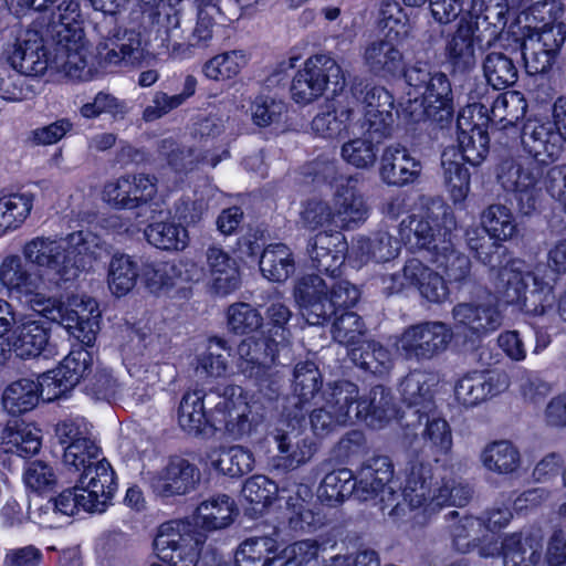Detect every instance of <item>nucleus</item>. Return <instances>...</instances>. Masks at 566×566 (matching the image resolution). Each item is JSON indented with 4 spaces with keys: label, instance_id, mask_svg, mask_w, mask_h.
Masks as SVG:
<instances>
[{
    "label": "nucleus",
    "instance_id": "f257e3e1",
    "mask_svg": "<svg viewBox=\"0 0 566 566\" xmlns=\"http://www.w3.org/2000/svg\"><path fill=\"white\" fill-rule=\"evenodd\" d=\"M104 252L105 242L91 231H77L64 238L35 237L22 249L25 260L38 266L42 276L55 286L80 276L84 256L97 260Z\"/></svg>",
    "mask_w": 566,
    "mask_h": 566
},
{
    "label": "nucleus",
    "instance_id": "f03ea898",
    "mask_svg": "<svg viewBox=\"0 0 566 566\" xmlns=\"http://www.w3.org/2000/svg\"><path fill=\"white\" fill-rule=\"evenodd\" d=\"M494 289L510 304L535 316L553 310L555 304L554 284L546 279L545 269L530 270L526 263L515 259L495 272Z\"/></svg>",
    "mask_w": 566,
    "mask_h": 566
},
{
    "label": "nucleus",
    "instance_id": "7ed1b4c3",
    "mask_svg": "<svg viewBox=\"0 0 566 566\" xmlns=\"http://www.w3.org/2000/svg\"><path fill=\"white\" fill-rule=\"evenodd\" d=\"M359 296V290L349 281L332 279L328 283L316 274L304 275L294 285L295 302L311 325L324 324L338 308L354 306Z\"/></svg>",
    "mask_w": 566,
    "mask_h": 566
},
{
    "label": "nucleus",
    "instance_id": "20e7f679",
    "mask_svg": "<svg viewBox=\"0 0 566 566\" xmlns=\"http://www.w3.org/2000/svg\"><path fill=\"white\" fill-rule=\"evenodd\" d=\"M31 308L45 318L63 325L86 346L93 345L99 331L101 311L97 302L86 295H71L66 302L46 295L32 297Z\"/></svg>",
    "mask_w": 566,
    "mask_h": 566
},
{
    "label": "nucleus",
    "instance_id": "39448f33",
    "mask_svg": "<svg viewBox=\"0 0 566 566\" xmlns=\"http://www.w3.org/2000/svg\"><path fill=\"white\" fill-rule=\"evenodd\" d=\"M237 388L227 386L219 390H211L207 395V403L213 405L210 411L212 426H222L224 433L233 440L250 437L262 422L259 406L249 403L237 394Z\"/></svg>",
    "mask_w": 566,
    "mask_h": 566
},
{
    "label": "nucleus",
    "instance_id": "423d86ee",
    "mask_svg": "<svg viewBox=\"0 0 566 566\" xmlns=\"http://www.w3.org/2000/svg\"><path fill=\"white\" fill-rule=\"evenodd\" d=\"M421 202L422 213L402 220L400 235L411 247L438 250L440 243L448 242L453 223L450 209L439 197H423Z\"/></svg>",
    "mask_w": 566,
    "mask_h": 566
},
{
    "label": "nucleus",
    "instance_id": "0eeeda50",
    "mask_svg": "<svg viewBox=\"0 0 566 566\" xmlns=\"http://www.w3.org/2000/svg\"><path fill=\"white\" fill-rule=\"evenodd\" d=\"M345 97L352 101L355 116L359 104L363 105L364 119L358 120L360 128L366 127V133L370 137L386 138L391 135L395 124V101L388 90L355 81Z\"/></svg>",
    "mask_w": 566,
    "mask_h": 566
},
{
    "label": "nucleus",
    "instance_id": "6e6552de",
    "mask_svg": "<svg viewBox=\"0 0 566 566\" xmlns=\"http://www.w3.org/2000/svg\"><path fill=\"white\" fill-rule=\"evenodd\" d=\"M345 86V75L337 62L327 55L310 57L291 85L292 98L300 104H308L323 95L326 90L333 93Z\"/></svg>",
    "mask_w": 566,
    "mask_h": 566
},
{
    "label": "nucleus",
    "instance_id": "1a4fd4ad",
    "mask_svg": "<svg viewBox=\"0 0 566 566\" xmlns=\"http://www.w3.org/2000/svg\"><path fill=\"white\" fill-rule=\"evenodd\" d=\"M206 537L188 521L160 525L154 541L159 558L171 566H197Z\"/></svg>",
    "mask_w": 566,
    "mask_h": 566
},
{
    "label": "nucleus",
    "instance_id": "9d476101",
    "mask_svg": "<svg viewBox=\"0 0 566 566\" xmlns=\"http://www.w3.org/2000/svg\"><path fill=\"white\" fill-rule=\"evenodd\" d=\"M394 468L386 455H378L367 460L358 472L356 497L368 501L379 496L380 509H389L388 515L400 517L405 515V502L391 485Z\"/></svg>",
    "mask_w": 566,
    "mask_h": 566
},
{
    "label": "nucleus",
    "instance_id": "9b49d317",
    "mask_svg": "<svg viewBox=\"0 0 566 566\" xmlns=\"http://www.w3.org/2000/svg\"><path fill=\"white\" fill-rule=\"evenodd\" d=\"M496 43H489L483 31H479V24L473 17H463L451 32L444 46L446 62L452 74H468L476 66V49L488 51Z\"/></svg>",
    "mask_w": 566,
    "mask_h": 566
},
{
    "label": "nucleus",
    "instance_id": "f8f14e48",
    "mask_svg": "<svg viewBox=\"0 0 566 566\" xmlns=\"http://www.w3.org/2000/svg\"><path fill=\"white\" fill-rule=\"evenodd\" d=\"M212 18L206 10H200L191 32L186 34L178 13L165 17L160 22L155 41L171 56H180L192 46L206 44L212 38Z\"/></svg>",
    "mask_w": 566,
    "mask_h": 566
},
{
    "label": "nucleus",
    "instance_id": "ddd939ff",
    "mask_svg": "<svg viewBox=\"0 0 566 566\" xmlns=\"http://www.w3.org/2000/svg\"><path fill=\"white\" fill-rule=\"evenodd\" d=\"M303 419V413H293L291 422L282 420L281 427L276 429L274 440L279 454L274 458V467L277 470L294 471L308 463L315 454V443L300 430Z\"/></svg>",
    "mask_w": 566,
    "mask_h": 566
},
{
    "label": "nucleus",
    "instance_id": "4468645a",
    "mask_svg": "<svg viewBox=\"0 0 566 566\" xmlns=\"http://www.w3.org/2000/svg\"><path fill=\"white\" fill-rule=\"evenodd\" d=\"M565 39L566 31L562 23H546L539 31L530 34L521 44L526 72L536 75L549 71Z\"/></svg>",
    "mask_w": 566,
    "mask_h": 566
},
{
    "label": "nucleus",
    "instance_id": "2eb2a0df",
    "mask_svg": "<svg viewBox=\"0 0 566 566\" xmlns=\"http://www.w3.org/2000/svg\"><path fill=\"white\" fill-rule=\"evenodd\" d=\"M538 179L539 171L530 164L507 159L500 166L499 180L506 190L514 192L520 211L526 216L536 211L541 205Z\"/></svg>",
    "mask_w": 566,
    "mask_h": 566
},
{
    "label": "nucleus",
    "instance_id": "dca6fc26",
    "mask_svg": "<svg viewBox=\"0 0 566 566\" xmlns=\"http://www.w3.org/2000/svg\"><path fill=\"white\" fill-rule=\"evenodd\" d=\"M55 432L65 446L63 463L69 471L81 473L99 460V448L85 423L64 421L56 426Z\"/></svg>",
    "mask_w": 566,
    "mask_h": 566
},
{
    "label": "nucleus",
    "instance_id": "f3484780",
    "mask_svg": "<svg viewBox=\"0 0 566 566\" xmlns=\"http://www.w3.org/2000/svg\"><path fill=\"white\" fill-rule=\"evenodd\" d=\"M452 333L442 322H424L405 329L399 344L408 358L430 359L448 347Z\"/></svg>",
    "mask_w": 566,
    "mask_h": 566
},
{
    "label": "nucleus",
    "instance_id": "a211bd4d",
    "mask_svg": "<svg viewBox=\"0 0 566 566\" xmlns=\"http://www.w3.org/2000/svg\"><path fill=\"white\" fill-rule=\"evenodd\" d=\"M431 413L418 416L417 423L411 427L415 432H406L405 439L417 453L432 457L436 461L439 455L447 454L452 448V434L449 423L441 418L431 417ZM410 427V424H408Z\"/></svg>",
    "mask_w": 566,
    "mask_h": 566
},
{
    "label": "nucleus",
    "instance_id": "6ab92c4d",
    "mask_svg": "<svg viewBox=\"0 0 566 566\" xmlns=\"http://www.w3.org/2000/svg\"><path fill=\"white\" fill-rule=\"evenodd\" d=\"M412 106H423L418 113L410 112L412 120L418 122L426 117L441 127L448 125L454 112L452 87L448 76L442 72L433 73L424 86L422 104L418 105L415 101L410 103V107Z\"/></svg>",
    "mask_w": 566,
    "mask_h": 566
},
{
    "label": "nucleus",
    "instance_id": "aec40b11",
    "mask_svg": "<svg viewBox=\"0 0 566 566\" xmlns=\"http://www.w3.org/2000/svg\"><path fill=\"white\" fill-rule=\"evenodd\" d=\"M510 386V377L503 370H474L458 380L454 395L464 407H474L500 395Z\"/></svg>",
    "mask_w": 566,
    "mask_h": 566
},
{
    "label": "nucleus",
    "instance_id": "412c9836",
    "mask_svg": "<svg viewBox=\"0 0 566 566\" xmlns=\"http://www.w3.org/2000/svg\"><path fill=\"white\" fill-rule=\"evenodd\" d=\"M11 66L27 76H42L52 66L46 44L35 30H27L14 43L9 54Z\"/></svg>",
    "mask_w": 566,
    "mask_h": 566
},
{
    "label": "nucleus",
    "instance_id": "4be33fe9",
    "mask_svg": "<svg viewBox=\"0 0 566 566\" xmlns=\"http://www.w3.org/2000/svg\"><path fill=\"white\" fill-rule=\"evenodd\" d=\"M155 178L139 174L123 176L104 188V199L115 209H135L153 199Z\"/></svg>",
    "mask_w": 566,
    "mask_h": 566
},
{
    "label": "nucleus",
    "instance_id": "5701e85b",
    "mask_svg": "<svg viewBox=\"0 0 566 566\" xmlns=\"http://www.w3.org/2000/svg\"><path fill=\"white\" fill-rule=\"evenodd\" d=\"M76 490L86 494L92 513L104 512L116 490L115 472L109 462L101 459L87 469H83Z\"/></svg>",
    "mask_w": 566,
    "mask_h": 566
},
{
    "label": "nucleus",
    "instance_id": "b1692460",
    "mask_svg": "<svg viewBox=\"0 0 566 566\" xmlns=\"http://www.w3.org/2000/svg\"><path fill=\"white\" fill-rule=\"evenodd\" d=\"M87 57L88 49L81 32H74L72 36L65 34L55 46L52 67L72 81H90L93 77V67Z\"/></svg>",
    "mask_w": 566,
    "mask_h": 566
},
{
    "label": "nucleus",
    "instance_id": "393cba45",
    "mask_svg": "<svg viewBox=\"0 0 566 566\" xmlns=\"http://www.w3.org/2000/svg\"><path fill=\"white\" fill-rule=\"evenodd\" d=\"M275 343L264 336H251L237 346L234 363L238 371L248 378L260 379L274 363Z\"/></svg>",
    "mask_w": 566,
    "mask_h": 566
},
{
    "label": "nucleus",
    "instance_id": "a878e982",
    "mask_svg": "<svg viewBox=\"0 0 566 566\" xmlns=\"http://www.w3.org/2000/svg\"><path fill=\"white\" fill-rule=\"evenodd\" d=\"M358 180L348 177L337 185L333 195L335 227L349 230L365 222L369 214V206L364 195L357 189Z\"/></svg>",
    "mask_w": 566,
    "mask_h": 566
},
{
    "label": "nucleus",
    "instance_id": "bb28decb",
    "mask_svg": "<svg viewBox=\"0 0 566 566\" xmlns=\"http://www.w3.org/2000/svg\"><path fill=\"white\" fill-rule=\"evenodd\" d=\"M363 62L371 74L381 78L397 77L405 71L403 53L389 34L367 43Z\"/></svg>",
    "mask_w": 566,
    "mask_h": 566
},
{
    "label": "nucleus",
    "instance_id": "cd10ccee",
    "mask_svg": "<svg viewBox=\"0 0 566 566\" xmlns=\"http://www.w3.org/2000/svg\"><path fill=\"white\" fill-rule=\"evenodd\" d=\"M522 147L534 160L541 164L555 161L565 142L551 123L528 120L522 130Z\"/></svg>",
    "mask_w": 566,
    "mask_h": 566
},
{
    "label": "nucleus",
    "instance_id": "c85d7f7f",
    "mask_svg": "<svg viewBox=\"0 0 566 566\" xmlns=\"http://www.w3.org/2000/svg\"><path fill=\"white\" fill-rule=\"evenodd\" d=\"M421 170V163L401 145L387 146L380 156L379 176L386 185L403 187L413 184Z\"/></svg>",
    "mask_w": 566,
    "mask_h": 566
},
{
    "label": "nucleus",
    "instance_id": "c756f323",
    "mask_svg": "<svg viewBox=\"0 0 566 566\" xmlns=\"http://www.w3.org/2000/svg\"><path fill=\"white\" fill-rule=\"evenodd\" d=\"M200 481V471L188 460L175 457L156 476L151 486L160 496L182 495L195 489Z\"/></svg>",
    "mask_w": 566,
    "mask_h": 566
},
{
    "label": "nucleus",
    "instance_id": "7c9ffc66",
    "mask_svg": "<svg viewBox=\"0 0 566 566\" xmlns=\"http://www.w3.org/2000/svg\"><path fill=\"white\" fill-rule=\"evenodd\" d=\"M431 470L423 463H415L410 468L402 492L405 509H417L429 500L436 505L450 504L449 483H443L434 492L431 488Z\"/></svg>",
    "mask_w": 566,
    "mask_h": 566
},
{
    "label": "nucleus",
    "instance_id": "2f4dec72",
    "mask_svg": "<svg viewBox=\"0 0 566 566\" xmlns=\"http://www.w3.org/2000/svg\"><path fill=\"white\" fill-rule=\"evenodd\" d=\"M452 318L457 328L476 336L497 329L502 325V314L491 302H461L452 308Z\"/></svg>",
    "mask_w": 566,
    "mask_h": 566
},
{
    "label": "nucleus",
    "instance_id": "473e14b6",
    "mask_svg": "<svg viewBox=\"0 0 566 566\" xmlns=\"http://www.w3.org/2000/svg\"><path fill=\"white\" fill-rule=\"evenodd\" d=\"M347 252L345 237L340 232L322 231L310 242L308 253L314 268L335 277L344 264Z\"/></svg>",
    "mask_w": 566,
    "mask_h": 566
},
{
    "label": "nucleus",
    "instance_id": "72a5a7b5",
    "mask_svg": "<svg viewBox=\"0 0 566 566\" xmlns=\"http://www.w3.org/2000/svg\"><path fill=\"white\" fill-rule=\"evenodd\" d=\"M478 105L464 108L458 116V143L461 155L465 161L480 165L489 153L490 138L488 132L480 124L472 123V115Z\"/></svg>",
    "mask_w": 566,
    "mask_h": 566
},
{
    "label": "nucleus",
    "instance_id": "f704fd0d",
    "mask_svg": "<svg viewBox=\"0 0 566 566\" xmlns=\"http://www.w3.org/2000/svg\"><path fill=\"white\" fill-rule=\"evenodd\" d=\"M358 122L352 101L344 97L334 111L318 113L312 120V129L324 138H345L358 133Z\"/></svg>",
    "mask_w": 566,
    "mask_h": 566
},
{
    "label": "nucleus",
    "instance_id": "c9c22d12",
    "mask_svg": "<svg viewBox=\"0 0 566 566\" xmlns=\"http://www.w3.org/2000/svg\"><path fill=\"white\" fill-rule=\"evenodd\" d=\"M97 55L102 66L139 62L143 56L140 35L134 31L117 32L98 44Z\"/></svg>",
    "mask_w": 566,
    "mask_h": 566
},
{
    "label": "nucleus",
    "instance_id": "e433bc0d",
    "mask_svg": "<svg viewBox=\"0 0 566 566\" xmlns=\"http://www.w3.org/2000/svg\"><path fill=\"white\" fill-rule=\"evenodd\" d=\"M356 415L360 416L359 420L374 427H381L392 420L397 415V406L390 389L378 385L364 397L359 396Z\"/></svg>",
    "mask_w": 566,
    "mask_h": 566
},
{
    "label": "nucleus",
    "instance_id": "4c0bfd02",
    "mask_svg": "<svg viewBox=\"0 0 566 566\" xmlns=\"http://www.w3.org/2000/svg\"><path fill=\"white\" fill-rule=\"evenodd\" d=\"M434 377L422 370L409 373L400 384V395L409 407L415 408L413 415L431 413L434 410Z\"/></svg>",
    "mask_w": 566,
    "mask_h": 566
},
{
    "label": "nucleus",
    "instance_id": "58836bf2",
    "mask_svg": "<svg viewBox=\"0 0 566 566\" xmlns=\"http://www.w3.org/2000/svg\"><path fill=\"white\" fill-rule=\"evenodd\" d=\"M0 282L8 290L23 295L30 307L33 296L43 295L35 292L39 287V277L30 272L27 264L18 255L4 258L0 265Z\"/></svg>",
    "mask_w": 566,
    "mask_h": 566
},
{
    "label": "nucleus",
    "instance_id": "ea45409f",
    "mask_svg": "<svg viewBox=\"0 0 566 566\" xmlns=\"http://www.w3.org/2000/svg\"><path fill=\"white\" fill-rule=\"evenodd\" d=\"M473 21L479 24L489 43H499L507 23V0H472Z\"/></svg>",
    "mask_w": 566,
    "mask_h": 566
},
{
    "label": "nucleus",
    "instance_id": "a19ab883",
    "mask_svg": "<svg viewBox=\"0 0 566 566\" xmlns=\"http://www.w3.org/2000/svg\"><path fill=\"white\" fill-rule=\"evenodd\" d=\"M464 161L465 158L454 146L446 148L441 154L444 185L454 202L463 201L470 191V174Z\"/></svg>",
    "mask_w": 566,
    "mask_h": 566
},
{
    "label": "nucleus",
    "instance_id": "79ce46f5",
    "mask_svg": "<svg viewBox=\"0 0 566 566\" xmlns=\"http://www.w3.org/2000/svg\"><path fill=\"white\" fill-rule=\"evenodd\" d=\"M50 334L42 323L28 321L15 327L9 345L17 356L21 358L36 357L49 345Z\"/></svg>",
    "mask_w": 566,
    "mask_h": 566
},
{
    "label": "nucleus",
    "instance_id": "37998d69",
    "mask_svg": "<svg viewBox=\"0 0 566 566\" xmlns=\"http://www.w3.org/2000/svg\"><path fill=\"white\" fill-rule=\"evenodd\" d=\"M324 401L342 424L359 420L360 416L356 415L359 389L354 382L342 380L329 386L324 394Z\"/></svg>",
    "mask_w": 566,
    "mask_h": 566
},
{
    "label": "nucleus",
    "instance_id": "c03bdc74",
    "mask_svg": "<svg viewBox=\"0 0 566 566\" xmlns=\"http://www.w3.org/2000/svg\"><path fill=\"white\" fill-rule=\"evenodd\" d=\"M237 514L234 501L220 494L201 502L196 511V521L207 531H217L228 527Z\"/></svg>",
    "mask_w": 566,
    "mask_h": 566
},
{
    "label": "nucleus",
    "instance_id": "a18cd8bd",
    "mask_svg": "<svg viewBox=\"0 0 566 566\" xmlns=\"http://www.w3.org/2000/svg\"><path fill=\"white\" fill-rule=\"evenodd\" d=\"M482 70L488 84L495 90L506 88L517 81L518 72L513 59L509 54L497 51L496 46L485 51Z\"/></svg>",
    "mask_w": 566,
    "mask_h": 566
},
{
    "label": "nucleus",
    "instance_id": "49530a36",
    "mask_svg": "<svg viewBox=\"0 0 566 566\" xmlns=\"http://www.w3.org/2000/svg\"><path fill=\"white\" fill-rule=\"evenodd\" d=\"M189 263L184 261L160 262L149 266L145 273L146 286L151 293L159 294L181 282L191 280L188 273Z\"/></svg>",
    "mask_w": 566,
    "mask_h": 566
},
{
    "label": "nucleus",
    "instance_id": "de8ad7c7",
    "mask_svg": "<svg viewBox=\"0 0 566 566\" xmlns=\"http://www.w3.org/2000/svg\"><path fill=\"white\" fill-rule=\"evenodd\" d=\"M357 134L343 144L340 148L342 158L349 165L358 169H369L377 161V147L382 138L370 137L366 133V127L360 128L358 124Z\"/></svg>",
    "mask_w": 566,
    "mask_h": 566
},
{
    "label": "nucleus",
    "instance_id": "09e8293b",
    "mask_svg": "<svg viewBox=\"0 0 566 566\" xmlns=\"http://www.w3.org/2000/svg\"><path fill=\"white\" fill-rule=\"evenodd\" d=\"M322 387V377L317 366L310 360L296 364L293 374V402L298 409L295 413H303L302 409L308 403Z\"/></svg>",
    "mask_w": 566,
    "mask_h": 566
},
{
    "label": "nucleus",
    "instance_id": "8fccbe9b",
    "mask_svg": "<svg viewBox=\"0 0 566 566\" xmlns=\"http://www.w3.org/2000/svg\"><path fill=\"white\" fill-rule=\"evenodd\" d=\"M260 269L268 280L284 282L295 269L293 253L285 244H270L261 255Z\"/></svg>",
    "mask_w": 566,
    "mask_h": 566
},
{
    "label": "nucleus",
    "instance_id": "3c124183",
    "mask_svg": "<svg viewBox=\"0 0 566 566\" xmlns=\"http://www.w3.org/2000/svg\"><path fill=\"white\" fill-rule=\"evenodd\" d=\"M408 273L416 276L415 286L423 298L432 303L447 300L449 289L444 279L417 259L409 260Z\"/></svg>",
    "mask_w": 566,
    "mask_h": 566
},
{
    "label": "nucleus",
    "instance_id": "603ef678",
    "mask_svg": "<svg viewBox=\"0 0 566 566\" xmlns=\"http://www.w3.org/2000/svg\"><path fill=\"white\" fill-rule=\"evenodd\" d=\"M207 395L208 392L202 395L200 391L184 395L178 409V422L184 431L190 434H199L208 422H211V418H208L205 410Z\"/></svg>",
    "mask_w": 566,
    "mask_h": 566
},
{
    "label": "nucleus",
    "instance_id": "864d4df0",
    "mask_svg": "<svg viewBox=\"0 0 566 566\" xmlns=\"http://www.w3.org/2000/svg\"><path fill=\"white\" fill-rule=\"evenodd\" d=\"M39 386L32 379L22 378L8 385L2 394L3 408L12 415L32 410L39 402Z\"/></svg>",
    "mask_w": 566,
    "mask_h": 566
},
{
    "label": "nucleus",
    "instance_id": "5fc2aeb1",
    "mask_svg": "<svg viewBox=\"0 0 566 566\" xmlns=\"http://www.w3.org/2000/svg\"><path fill=\"white\" fill-rule=\"evenodd\" d=\"M504 566H528L539 560L537 543L521 533H512L503 538L501 546Z\"/></svg>",
    "mask_w": 566,
    "mask_h": 566
},
{
    "label": "nucleus",
    "instance_id": "6e6d98bb",
    "mask_svg": "<svg viewBox=\"0 0 566 566\" xmlns=\"http://www.w3.org/2000/svg\"><path fill=\"white\" fill-rule=\"evenodd\" d=\"M137 263L126 254H115L108 265L107 284L112 294L124 296L136 285Z\"/></svg>",
    "mask_w": 566,
    "mask_h": 566
},
{
    "label": "nucleus",
    "instance_id": "4d7b16f0",
    "mask_svg": "<svg viewBox=\"0 0 566 566\" xmlns=\"http://www.w3.org/2000/svg\"><path fill=\"white\" fill-rule=\"evenodd\" d=\"M311 490L305 485H300L295 495L289 496L286 509L289 511L287 520L290 527L295 531H311L315 528L321 520L311 507Z\"/></svg>",
    "mask_w": 566,
    "mask_h": 566
},
{
    "label": "nucleus",
    "instance_id": "13d9d810",
    "mask_svg": "<svg viewBox=\"0 0 566 566\" xmlns=\"http://www.w3.org/2000/svg\"><path fill=\"white\" fill-rule=\"evenodd\" d=\"M210 459L211 465L216 470L230 476L249 473L254 464L253 454L240 446L216 450L210 455Z\"/></svg>",
    "mask_w": 566,
    "mask_h": 566
},
{
    "label": "nucleus",
    "instance_id": "bf43d9fd",
    "mask_svg": "<svg viewBox=\"0 0 566 566\" xmlns=\"http://www.w3.org/2000/svg\"><path fill=\"white\" fill-rule=\"evenodd\" d=\"M400 250V243L386 231H379L369 238H360L356 252L364 261L388 262L395 259Z\"/></svg>",
    "mask_w": 566,
    "mask_h": 566
},
{
    "label": "nucleus",
    "instance_id": "052dcab7",
    "mask_svg": "<svg viewBox=\"0 0 566 566\" xmlns=\"http://www.w3.org/2000/svg\"><path fill=\"white\" fill-rule=\"evenodd\" d=\"M145 235L147 241L163 250H184L189 243V235L186 228L170 221L150 223Z\"/></svg>",
    "mask_w": 566,
    "mask_h": 566
},
{
    "label": "nucleus",
    "instance_id": "680f3d73",
    "mask_svg": "<svg viewBox=\"0 0 566 566\" xmlns=\"http://www.w3.org/2000/svg\"><path fill=\"white\" fill-rule=\"evenodd\" d=\"M481 460L488 470L507 474L518 468L520 453L511 442L495 441L484 448Z\"/></svg>",
    "mask_w": 566,
    "mask_h": 566
},
{
    "label": "nucleus",
    "instance_id": "e2e57ef3",
    "mask_svg": "<svg viewBox=\"0 0 566 566\" xmlns=\"http://www.w3.org/2000/svg\"><path fill=\"white\" fill-rule=\"evenodd\" d=\"M527 109L524 97L518 92L499 94L490 109L489 119L502 124V127L515 125L522 119Z\"/></svg>",
    "mask_w": 566,
    "mask_h": 566
},
{
    "label": "nucleus",
    "instance_id": "0e129e2a",
    "mask_svg": "<svg viewBox=\"0 0 566 566\" xmlns=\"http://www.w3.org/2000/svg\"><path fill=\"white\" fill-rule=\"evenodd\" d=\"M352 360L373 374H384L391 367V355L381 344L369 340L350 352Z\"/></svg>",
    "mask_w": 566,
    "mask_h": 566
},
{
    "label": "nucleus",
    "instance_id": "69168bd1",
    "mask_svg": "<svg viewBox=\"0 0 566 566\" xmlns=\"http://www.w3.org/2000/svg\"><path fill=\"white\" fill-rule=\"evenodd\" d=\"M2 446L7 453L30 457L40 450L41 441L38 430L29 426H18L3 431Z\"/></svg>",
    "mask_w": 566,
    "mask_h": 566
},
{
    "label": "nucleus",
    "instance_id": "338daca9",
    "mask_svg": "<svg viewBox=\"0 0 566 566\" xmlns=\"http://www.w3.org/2000/svg\"><path fill=\"white\" fill-rule=\"evenodd\" d=\"M481 223L489 235L496 240H507L516 231V224L511 210L500 203L491 205L482 212Z\"/></svg>",
    "mask_w": 566,
    "mask_h": 566
},
{
    "label": "nucleus",
    "instance_id": "774afa93",
    "mask_svg": "<svg viewBox=\"0 0 566 566\" xmlns=\"http://www.w3.org/2000/svg\"><path fill=\"white\" fill-rule=\"evenodd\" d=\"M276 542L272 537H252L245 539L235 553L237 566H265L271 554L276 551Z\"/></svg>",
    "mask_w": 566,
    "mask_h": 566
}]
</instances>
